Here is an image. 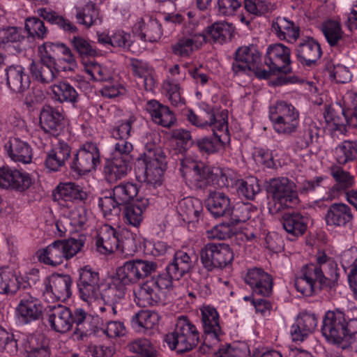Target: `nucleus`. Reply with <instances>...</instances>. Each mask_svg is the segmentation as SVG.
<instances>
[{
  "label": "nucleus",
  "instance_id": "obj_40",
  "mask_svg": "<svg viewBox=\"0 0 357 357\" xmlns=\"http://www.w3.org/2000/svg\"><path fill=\"white\" fill-rule=\"evenodd\" d=\"M202 211V204L196 198L185 197L178 203V213L188 222H197Z\"/></svg>",
  "mask_w": 357,
  "mask_h": 357
},
{
  "label": "nucleus",
  "instance_id": "obj_49",
  "mask_svg": "<svg viewBox=\"0 0 357 357\" xmlns=\"http://www.w3.org/2000/svg\"><path fill=\"white\" fill-rule=\"evenodd\" d=\"M321 31L330 46L335 47L343 40L344 32L340 24L335 20H327L321 24Z\"/></svg>",
  "mask_w": 357,
  "mask_h": 357
},
{
  "label": "nucleus",
  "instance_id": "obj_45",
  "mask_svg": "<svg viewBox=\"0 0 357 357\" xmlns=\"http://www.w3.org/2000/svg\"><path fill=\"white\" fill-rule=\"evenodd\" d=\"M257 208L250 203H237L231 208L230 224L237 225L241 222H245L257 214Z\"/></svg>",
  "mask_w": 357,
  "mask_h": 357
},
{
  "label": "nucleus",
  "instance_id": "obj_14",
  "mask_svg": "<svg viewBox=\"0 0 357 357\" xmlns=\"http://www.w3.org/2000/svg\"><path fill=\"white\" fill-rule=\"evenodd\" d=\"M31 185V178L26 172L9 167H0V187L24 192Z\"/></svg>",
  "mask_w": 357,
  "mask_h": 357
},
{
  "label": "nucleus",
  "instance_id": "obj_7",
  "mask_svg": "<svg viewBox=\"0 0 357 357\" xmlns=\"http://www.w3.org/2000/svg\"><path fill=\"white\" fill-rule=\"evenodd\" d=\"M353 326L357 328V319L347 321L342 312L328 311L323 319L321 332L327 341L336 344Z\"/></svg>",
  "mask_w": 357,
  "mask_h": 357
},
{
  "label": "nucleus",
  "instance_id": "obj_47",
  "mask_svg": "<svg viewBox=\"0 0 357 357\" xmlns=\"http://www.w3.org/2000/svg\"><path fill=\"white\" fill-rule=\"evenodd\" d=\"M233 32L231 24L227 22H215L208 26L206 31V41L211 38L214 42L222 43L231 38Z\"/></svg>",
  "mask_w": 357,
  "mask_h": 357
},
{
  "label": "nucleus",
  "instance_id": "obj_64",
  "mask_svg": "<svg viewBox=\"0 0 357 357\" xmlns=\"http://www.w3.org/2000/svg\"><path fill=\"white\" fill-rule=\"evenodd\" d=\"M215 243H207L201 250L200 258L203 266L211 271L218 268Z\"/></svg>",
  "mask_w": 357,
  "mask_h": 357
},
{
  "label": "nucleus",
  "instance_id": "obj_48",
  "mask_svg": "<svg viewBox=\"0 0 357 357\" xmlns=\"http://www.w3.org/2000/svg\"><path fill=\"white\" fill-rule=\"evenodd\" d=\"M66 50V45L63 43L47 42L40 47V58L45 63L47 62L56 66V60L59 59V62L61 61L59 56Z\"/></svg>",
  "mask_w": 357,
  "mask_h": 357
},
{
  "label": "nucleus",
  "instance_id": "obj_11",
  "mask_svg": "<svg viewBox=\"0 0 357 357\" xmlns=\"http://www.w3.org/2000/svg\"><path fill=\"white\" fill-rule=\"evenodd\" d=\"M100 163V152L97 145L88 142L77 152L70 163V169L78 175H83L95 169Z\"/></svg>",
  "mask_w": 357,
  "mask_h": 357
},
{
  "label": "nucleus",
  "instance_id": "obj_59",
  "mask_svg": "<svg viewBox=\"0 0 357 357\" xmlns=\"http://www.w3.org/2000/svg\"><path fill=\"white\" fill-rule=\"evenodd\" d=\"M136 117L130 116L127 119L118 121L111 129V135L114 138H129L132 132V124Z\"/></svg>",
  "mask_w": 357,
  "mask_h": 357
},
{
  "label": "nucleus",
  "instance_id": "obj_24",
  "mask_svg": "<svg viewBox=\"0 0 357 357\" xmlns=\"http://www.w3.org/2000/svg\"><path fill=\"white\" fill-rule=\"evenodd\" d=\"M208 211L215 217L227 216L231 212V200L221 190H210L206 200Z\"/></svg>",
  "mask_w": 357,
  "mask_h": 357
},
{
  "label": "nucleus",
  "instance_id": "obj_9",
  "mask_svg": "<svg viewBox=\"0 0 357 357\" xmlns=\"http://www.w3.org/2000/svg\"><path fill=\"white\" fill-rule=\"evenodd\" d=\"M144 168L137 174V180L144 186L146 195L156 188V144L148 142L143 154Z\"/></svg>",
  "mask_w": 357,
  "mask_h": 357
},
{
  "label": "nucleus",
  "instance_id": "obj_33",
  "mask_svg": "<svg viewBox=\"0 0 357 357\" xmlns=\"http://www.w3.org/2000/svg\"><path fill=\"white\" fill-rule=\"evenodd\" d=\"M353 219L350 207L343 203H334L327 210L325 220L327 225L344 227Z\"/></svg>",
  "mask_w": 357,
  "mask_h": 357
},
{
  "label": "nucleus",
  "instance_id": "obj_58",
  "mask_svg": "<svg viewBox=\"0 0 357 357\" xmlns=\"http://www.w3.org/2000/svg\"><path fill=\"white\" fill-rule=\"evenodd\" d=\"M319 128L315 126H309L301 132L296 138L295 144L298 149L303 150L307 148L319 137Z\"/></svg>",
  "mask_w": 357,
  "mask_h": 357
},
{
  "label": "nucleus",
  "instance_id": "obj_41",
  "mask_svg": "<svg viewBox=\"0 0 357 357\" xmlns=\"http://www.w3.org/2000/svg\"><path fill=\"white\" fill-rule=\"evenodd\" d=\"M54 99L60 103L68 102L77 107L79 95L73 86L66 81H60L51 86Z\"/></svg>",
  "mask_w": 357,
  "mask_h": 357
},
{
  "label": "nucleus",
  "instance_id": "obj_2",
  "mask_svg": "<svg viewBox=\"0 0 357 357\" xmlns=\"http://www.w3.org/2000/svg\"><path fill=\"white\" fill-rule=\"evenodd\" d=\"M84 241V237L54 241L37 252L38 260L52 266L60 265L64 260H68L78 253L83 248Z\"/></svg>",
  "mask_w": 357,
  "mask_h": 357
},
{
  "label": "nucleus",
  "instance_id": "obj_5",
  "mask_svg": "<svg viewBox=\"0 0 357 357\" xmlns=\"http://www.w3.org/2000/svg\"><path fill=\"white\" fill-rule=\"evenodd\" d=\"M269 119L276 132L291 135L299 125V114L291 104L278 101L269 107Z\"/></svg>",
  "mask_w": 357,
  "mask_h": 357
},
{
  "label": "nucleus",
  "instance_id": "obj_38",
  "mask_svg": "<svg viewBox=\"0 0 357 357\" xmlns=\"http://www.w3.org/2000/svg\"><path fill=\"white\" fill-rule=\"evenodd\" d=\"M29 70L33 79L43 84L52 82L56 77V66L45 63L40 58L37 62L32 61Z\"/></svg>",
  "mask_w": 357,
  "mask_h": 357
},
{
  "label": "nucleus",
  "instance_id": "obj_44",
  "mask_svg": "<svg viewBox=\"0 0 357 357\" xmlns=\"http://www.w3.org/2000/svg\"><path fill=\"white\" fill-rule=\"evenodd\" d=\"M336 161L340 165L357 159V141L344 140L338 144L334 151Z\"/></svg>",
  "mask_w": 357,
  "mask_h": 357
},
{
  "label": "nucleus",
  "instance_id": "obj_39",
  "mask_svg": "<svg viewBox=\"0 0 357 357\" xmlns=\"http://www.w3.org/2000/svg\"><path fill=\"white\" fill-rule=\"evenodd\" d=\"M211 129L213 132V137H205L195 141L194 145L202 153L210 154L218 151L223 146L225 139L227 138L226 131H218L217 128H211Z\"/></svg>",
  "mask_w": 357,
  "mask_h": 357
},
{
  "label": "nucleus",
  "instance_id": "obj_25",
  "mask_svg": "<svg viewBox=\"0 0 357 357\" xmlns=\"http://www.w3.org/2000/svg\"><path fill=\"white\" fill-rule=\"evenodd\" d=\"M271 32L280 40L296 41L300 36V29L286 17H277L272 20Z\"/></svg>",
  "mask_w": 357,
  "mask_h": 357
},
{
  "label": "nucleus",
  "instance_id": "obj_46",
  "mask_svg": "<svg viewBox=\"0 0 357 357\" xmlns=\"http://www.w3.org/2000/svg\"><path fill=\"white\" fill-rule=\"evenodd\" d=\"M112 192L114 198L123 206L132 202H135L134 198L137 195L139 188L137 184L132 182H122L116 185Z\"/></svg>",
  "mask_w": 357,
  "mask_h": 357
},
{
  "label": "nucleus",
  "instance_id": "obj_19",
  "mask_svg": "<svg viewBox=\"0 0 357 357\" xmlns=\"http://www.w3.org/2000/svg\"><path fill=\"white\" fill-rule=\"evenodd\" d=\"M63 110L50 105L43 106L39 117L41 128L47 133L54 134L61 130L63 126Z\"/></svg>",
  "mask_w": 357,
  "mask_h": 357
},
{
  "label": "nucleus",
  "instance_id": "obj_63",
  "mask_svg": "<svg viewBox=\"0 0 357 357\" xmlns=\"http://www.w3.org/2000/svg\"><path fill=\"white\" fill-rule=\"evenodd\" d=\"M98 206L101 208L105 216L117 215L121 211L122 205L114 198V192L110 196H105L98 199Z\"/></svg>",
  "mask_w": 357,
  "mask_h": 357
},
{
  "label": "nucleus",
  "instance_id": "obj_1",
  "mask_svg": "<svg viewBox=\"0 0 357 357\" xmlns=\"http://www.w3.org/2000/svg\"><path fill=\"white\" fill-rule=\"evenodd\" d=\"M181 165L182 176H192L197 188L202 189L209 185L223 188L229 185L228 178L221 169L211 168L202 162L190 160L181 161Z\"/></svg>",
  "mask_w": 357,
  "mask_h": 357
},
{
  "label": "nucleus",
  "instance_id": "obj_53",
  "mask_svg": "<svg viewBox=\"0 0 357 357\" xmlns=\"http://www.w3.org/2000/svg\"><path fill=\"white\" fill-rule=\"evenodd\" d=\"M301 273L313 284H317L319 289L326 287V277L322 267L314 264H306Z\"/></svg>",
  "mask_w": 357,
  "mask_h": 357
},
{
  "label": "nucleus",
  "instance_id": "obj_51",
  "mask_svg": "<svg viewBox=\"0 0 357 357\" xmlns=\"http://www.w3.org/2000/svg\"><path fill=\"white\" fill-rule=\"evenodd\" d=\"M99 12L92 3H86L82 9L77 8L76 19L78 23L83 24L87 28L100 22Z\"/></svg>",
  "mask_w": 357,
  "mask_h": 357
},
{
  "label": "nucleus",
  "instance_id": "obj_61",
  "mask_svg": "<svg viewBox=\"0 0 357 357\" xmlns=\"http://www.w3.org/2000/svg\"><path fill=\"white\" fill-rule=\"evenodd\" d=\"M22 29L15 26H7L0 29V47L5 48L9 43H18L24 39L21 33Z\"/></svg>",
  "mask_w": 357,
  "mask_h": 357
},
{
  "label": "nucleus",
  "instance_id": "obj_43",
  "mask_svg": "<svg viewBox=\"0 0 357 357\" xmlns=\"http://www.w3.org/2000/svg\"><path fill=\"white\" fill-rule=\"evenodd\" d=\"M37 14L40 17L52 24H56L59 28L65 31L70 33H76L77 28L63 16L58 15L55 11L46 8H41L37 10Z\"/></svg>",
  "mask_w": 357,
  "mask_h": 357
},
{
  "label": "nucleus",
  "instance_id": "obj_8",
  "mask_svg": "<svg viewBox=\"0 0 357 357\" xmlns=\"http://www.w3.org/2000/svg\"><path fill=\"white\" fill-rule=\"evenodd\" d=\"M156 269V264L148 260H129L116 270L114 281L123 286L137 283L140 279L151 275Z\"/></svg>",
  "mask_w": 357,
  "mask_h": 357
},
{
  "label": "nucleus",
  "instance_id": "obj_3",
  "mask_svg": "<svg viewBox=\"0 0 357 357\" xmlns=\"http://www.w3.org/2000/svg\"><path fill=\"white\" fill-rule=\"evenodd\" d=\"M164 341L170 349L183 354L191 351L198 344L199 333L195 325L187 317L180 316L174 331L167 334Z\"/></svg>",
  "mask_w": 357,
  "mask_h": 357
},
{
  "label": "nucleus",
  "instance_id": "obj_62",
  "mask_svg": "<svg viewBox=\"0 0 357 357\" xmlns=\"http://www.w3.org/2000/svg\"><path fill=\"white\" fill-rule=\"evenodd\" d=\"M218 268L222 269L229 265L234 259V252L227 244L215 243Z\"/></svg>",
  "mask_w": 357,
  "mask_h": 357
},
{
  "label": "nucleus",
  "instance_id": "obj_10",
  "mask_svg": "<svg viewBox=\"0 0 357 357\" xmlns=\"http://www.w3.org/2000/svg\"><path fill=\"white\" fill-rule=\"evenodd\" d=\"M290 54V49L283 44L275 43L268 46L265 63L268 67L267 72H269V77L272 74H287L291 72Z\"/></svg>",
  "mask_w": 357,
  "mask_h": 357
},
{
  "label": "nucleus",
  "instance_id": "obj_52",
  "mask_svg": "<svg viewBox=\"0 0 357 357\" xmlns=\"http://www.w3.org/2000/svg\"><path fill=\"white\" fill-rule=\"evenodd\" d=\"M161 90L173 105L184 104L185 100L181 97L180 85L174 80L166 79L161 86Z\"/></svg>",
  "mask_w": 357,
  "mask_h": 357
},
{
  "label": "nucleus",
  "instance_id": "obj_22",
  "mask_svg": "<svg viewBox=\"0 0 357 357\" xmlns=\"http://www.w3.org/2000/svg\"><path fill=\"white\" fill-rule=\"evenodd\" d=\"M16 313L23 322L28 324L41 317L43 307L38 298L29 294H25L22 296L16 307Z\"/></svg>",
  "mask_w": 357,
  "mask_h": 357
},
{
  "label": "nucleus",
  "instance_id": "obj_21",
  "mask_svg": "<svg viewBox=\"0 0 357 357\" xmlns=\"http://www.w3.org/2000/svg\"><path fill=\"white\" fill-rule=\"evenodd\" d=\"M121 236L119 232L109 225H104L100 229L96 246L98 252L102 255L113 253L119 246Z\"/></svg>",
  "mask_w": 357,
  "mask_h": 357
},
{
  "label": "nucleus",
  "instance_id": "obj_29",
  "mask_svg": "<svg viewBox=\"0 0 357 357\" xmlns=\"http://www.w3.org/2000/svg\"><path fill=\"white\" fill-rule=\"evenodd\" d=\"M156 313L153 310H142L131 319V327L137 332L151 336L156 331Z\"/></svg>",
  "mask_w": 357,
  "mask_h": 357
},
{
  "label": "nucleus",
  "instance_id": "obj_15",
  "mask_svg": "<svg viewBox=\"0 0 357 357\" xmlns=\"http://www.w3.org/2000/svg\"><path fill=\"white\" fill-rule=\"evenodd\" d=\"M186 118L192 125L199 128H217L218 131H227V117L223 112L215 115L211 111H202L199 114L188 110Z\"/></svg>",
  "mask_w": 357,
  "mask_h": 357
},
{
  "label": "nucleus",
  "instance_id": "obj_55",
  "mask_svg": "<svg viewBox=\"0 0 357 357\" xmlns=\"http://www.w3.org/2000/svg\"><path fill=\"white\" fill-rule=\"evenodd\" d=\"M236 188L239 195L250 200L254 199L261 190L258 181L253 178L247 180H238L236 182Z\"/></svg>",
  "mask_w": 357,
  "mask_h": 357
},
{
  "label": "nucleus",
  "instance_id": "obj_35",
  "mask_svg": "<svg viewBox=\"0 0 357 357\" xmlns=\"http://www.w3.org/2000/svg\"><path fill=\"white\" fill-rule=\"evenodd\" d=\"M189 36L179 38L172 47L173 52L182 57L189 56L195 50L206 43V36L204 33H188Z\"/></svg>",
  "mask_w": 357,
  "mask_h": 357
},
{
  "label": "nucleus",
  "instance_id": "obj_56",
  "mask_svg": "<svg viewBox=\"0 0 357 357\" xmlns=\"http://www.w3.org/2000/svg\"><path fill=\"white\" fill-rule=\"evenodd\" d=\"M71 42L73 48L82 59L93 58L98 55L96 48L82 37L75 36Z\"/></svg>",
  "mask_w": 357,
  "mask_h": 357
},
{
  "label": "nucleus",
  "instance_id": "obj_17",
  "mask_svg": "<svg viewBox=\"0 0 357 357\" xmlns=\"http://www.w3.org/2000/svg\"><path fill=\"white\" fill-rule=\"evenodd\" d=\"M72 283L68 275L52 274L43 280L44 293L52 294L59 300H66L71 296Z\"/></svg>",
  "mask_w": 357,
  "mask_h": 357
},
{
  "label": "nucleus",
  "instance_id": "obj_54",
  "mask_svg": "<svg viewBox=\"0 0 357 357\" xmlns=\"http://www.w3.org/2000/svg\"><path fill=\"white\" fill-rule=\"evenodd\" d=\"M137 250V243L134 235L126 231L123 232L119 239V246L116 251L119 252L123 258L132 257Z\"/></svg>",
  "mask_w": 357,
  "mask_h": 357
},
{
  "label": "nucleus",
  "instance_id": "obj_57",
  "mask_svg": "<svg viewBox=\"0 0 357 357\" xmlns=\"http://www.w3.org/2000/svg\"><path fill=\"white\" fill-rule=\"evenodd\" d=\"M17 340L14 334L0 327V352L13 356L17 354Z\"/></svg>",
  "mask_w": 357,
  "mask_h": 357
},
{
  "label": "nucleus",
  "instance_id": "obj_30",
  "mask_svg": "<svg viewBox=\"0 0 357 357\" xmlns=\"http://www.w3.org/2000/svg\"><path fill=\"white\" fill-rule=\"evenodd\" d=\"M153 199V198H145L122 206L121 211L124 222L135 227H138L144 219V211L150 204V201Z\"/></svg>",
  "mask_w": 357,
  "mask_h": 357
},
{
  "label": "nucleus",
  "instance_id": "obj_6",
  "mask_svg": "<svg viewBox=\"0 0 357 357\" xmlns=\"http://www.w3.org/2000/svg\"><path fill=\"white\" fill-rule=\"evenodd\" d=\"M260 61L261 54L256 46L253 45L242 46L236 50L231 69L235 75L253 71L258 78L268 79L269 72L259 66Z\"/></svg>",
  "mask_w": 357,
  "mask_h": 357
},
{
  "label": "nucleus",
  "instance_id": "obj_50",
  "mask_svg": "<svg viewBox=\"0 0 357 357\" xmlns=\"http://www.w3.org/2000/svg\"><path fill=\"white\" fill-rule=\"evenodd\" d=\"M126 286L117 284L113 278V283L104 289L100 294L103 303H107L116 306H121V301L125 296Z\"/></svg>",
  "mask_w": 357,
  "mask_h": 357
},
{
  "label": "nucleus",
  "instance_id": "obj_18",
  "mask_svg": "<svg viewBox=\"0 0 357 357\" xmlns=\"http://www.w3.org/2000/svg\"><path fill=\"white\" fill-rule=\"evenodd\" d=\"M52 197L54 201L61 204L62 202L68 204V203L84 202L88 197V194L78 184L67 182L59 183L54 190Z\"/></svg>",
  "mask_w": 357,
  "mask_h": 357
},
{
  "label": "nucleus",
  "instance_id": "obj_13",
  "mask_svg": "<svg viewBox=\"0 0 357 357\" xmlns=\"http://www.w3.org/2000/svg\"><path fill=\"white\" fill-rule=\"evenodd\" d=\"M245 282L251 288L252 294L268 297L273 291V278L261 268H249L244 277Z\"/></svg>",
  "mask_w": 357,
  "mask_h": 357
},
{
  "label": "nucleus",
  "instance_id": "obj_4",
  "mask_svg": "<svg viewBox=\"0 0 357 357\" xmlns=\"http://www.w3.org/2000/svg\"><path fill=\"white\" fill-rule=\"evenodd\" d=\"M266 190L271 197L268 211L273 215L289 207L298 199L295 183L287 177L271 178L266 182Z\"/></svg>",
  "mask_w": 357,
  "mask_h": 357
},
{
  "label": "nucleus",
  "instance_id": "obj_42",
  "mask_svg": "<svg viewBox=\"0 0 357 357\" xmlns=\"http://www.w3.org/2000/svg\"><path fill=\"white\" fill-rule=\"evenodd\" d=\"M126 349L132 355L126 357H156L155 345L147 338L133 340L127 344Z\"/></svg>",
  "mask_w": 357,
  "mask_h": 357
},
{
  "label": "nucleus",
  "instance_id": "obj_36",
  "mask_svg": "<svg viewBox=\"0 0 357 357\" xmlns=\"http://www.w3.org/2000/svg\"><path fill=\"white\" fill-rule=\"evenodd\" d=\"M70 155L69 145L65 142H59L57 146L47 153L45 165L50 171L57 172L65 165Z\"/></svg>",
  "mask_w": 357,
  "mask_h": 357
},
{
  "label": "nucleus",
  "instance_id": "obj_31",
  "mask_svg": "<svg viewBox=\"0 0 357 357\" xmlns=\"http://www.w3.org/2000/svg\"><path fill=\"white\" fill-rule=\"evenodd\" d=\"M284 229L294 238L303 236L307 230L308 218L299 212L284 213L281 218Z\"/></svg>",
  "mask_w": 357,
  "mask_h": 357
},
{
  "label": "nucleus",
  "instance_id": "obj_27",
  "mask_svg": "<svg viewBox=\"0 0 357 357\" xmlns=\"http://www.w3.org/2000/svg\"><path fill=\"white\" fill-rule=\"evenodd\" d=\"M317 317L314 314L303 312L291 326L290 334L294 341H303L312 333L317 326Z\"/></svg>",
  "mask_w": 357,
  "mask_h": 357
},
{
  "label": "nucleus",
  "instance_id": "obj_16",
  "mask_svg": "<svg viewBox=\"0 0 357 357\" xmlns=\"http://www.w3.org/2000/svg\"><path fill=\"white\" fill-rule=\"evenodd\" d=\"M295 52L298 61L305 66L316 64L322 55L320 44L310 37L301 40L295 47Z\"/></svg>",
  "mask_w": 357,
  "mask_h": 357
},
{
  "label": "nucleus",
  "instance_id": "obj_28",
  "mask_svg": "<svg viewBox=\"0 0 357 357\" xmlns=\"http://www.w3.org/2000/svg\"><path fill=\"white\" fill-rule=\"evenodd\" d=\"M173 256L172 261L166 267L171 271V274L176 277V280H179L185 273L190 271L197 257L192 252H187L183 250L176 252Z\"/></svg>",
  "mask_w": 357,
  "mask_h": 357
},
{
  "label": "nucleus",
  "instance_id": "obj_12",
  "mask_svg": "<svg viewBox=\"0 0 357 357\" xmlns=\"http://www.w3.org/2000/svg\"><path fill=\"white\" fill-rule=\"evenodd\" d=\"M79 272L77 287L80 298L86 302L96 301L100 294L98 273L87 266L80 268Z\"/></svg>",
  "mask_w": 357,
  "mask_h": 357
},
{
  "label": "nucleus",
  "instance_id": "obj_60",
  "mask_svg": "<svg viewBox=\"0 0 357 357\" xmlns=\"http://www.w3.org/2000/svg\"><path fill=\"white\" fill-rule=\"evenodd\" d=\"M84 64L85 72L91 76V79L98 82H108L112 79L108 70L99 63L95 61H89Z\"/></svg>",
  "mask_w": 357,
  "mask_h": 357
},
{
  "label": "nucleus",
  "instance_id": "obj_23",
  "mask_svg": "<svg viewBox=\"0 0 357 357\" xmlns=\"http://www.w3.org/2000/svg\"><path fill=\"white\" fill-rule=\"evenodd\" d=\"M132 160V156H126L124 158L113 155L111 159L107 160L104 172L107 181L114 182L126 176L131 170Z\"/></svg>",
  "mask_w": 357,
  "mask_h": 357
},
{
  "label": "nucleus",
  "instance_id": "obj_26",
  "mask_svg": "<svg viewBox=\"0 0 357 357\" xmlns=\"http://www.w3.org/2000/svg\"><path fill=\"white\" fill-rule=\"evenodd\" d=\"M330 171L331 176L336 182L330 190L331 196L333 199L339 198L342 195L347 197V194L351 192L349 188L354 185V176L338 166H332Z\"/></svg>",
  "mask_w": 357,
  "mask_h": 357
},
{
  "label": "nucleus",
  "instance_id": "obj_34",
  "mask_svg": "<svg viewBox=\"0 0 357 357\" xmlns=\"http://www.w3.org/2000/svg\"><path fill=\"white\" fill-rule=\"evenodd\" d=\"M5 149L8 156L15 162H21L24 164L31 162L32 159V150L29 144L20 138H10L5 144Z\"/></svg>",
  "mask_w": 357,
  "mask_h": 357
},
{
  "label": "nucleus",
  "instance_id": "obj_32",
  "mask_svg": "<svg viewBox=\"0 0 357 357\" xmlns=\"http://www.w3.org/2000/svg\"><path fill=\"white\" fill-rule=\"evenodd\" d=\"M5 70L7 85L13 92L22 94L29 89L30 79L24 73L22 66H11Z\"/></svg>",
  "mask_w": 357,
  "mask_h": 357
},
{
  "label": "nucleus",
  "instance_id": "obj_37",
  "mask_svg": "<svg viewBox=\"0 0 357 357\" xmlns=\"http://www.w3.org/2000/svg\"><path fill=\"white\" fill-rule=\"evenodd\" d=\"M202 321L204 333L218 342L221 328L219 324V314L216 310L209 306L204 307L202 310Z\"/></svg>",
  "mask_w": 357,
  "mask_h": 357
},
{
  "label": "nucleus",
  "instance_id": "obj_20",
  "mask_svg": "<svg viewBox=\"0 0 357 357\" xmlns=\"http://www.w3.org/2000/svg\"><path fill=\"white\" fill-rule=\"evenodd\" d=\"M48 321L52 330L63 333L73 326V312L70 308L63 305L49 306Z\"/></svg>",
  "mask_w": 357,
  "mask_h": 357
}]
</instances>
